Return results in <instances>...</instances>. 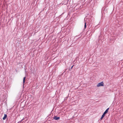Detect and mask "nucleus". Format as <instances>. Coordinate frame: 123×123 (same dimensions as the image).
I'll list each match as a JSON object with an SVG mask.
<instances>
[{"instance_id": "8", "label": "nucleus", "mask_w": 123, "mask_h": 123, "mask_svg": "<svg viewBox=\"0 0 123 123\" xmlns=\"http://www.w3.org/2000/svg\"><path fill=\"white\" fill-rule=\"evenodd\" d=\"M74 66V65H73L71 67V68H73V67Z\"/></svg>"}, {"instance_id": "3", "label": "nucleus", "mask_w": 123, "mask_h": 123, "mask_svg": "<svg viewBox=\"0 0 123 123\" xmlns=\"http://www.w3.org/2000/svg\"><path fill=\"white\" fill-rule=\"evenodd\" d=\"M109 109V108H107L105 111L104 112L103 114H106L107 113H108V110Z\"/></svg>"}, {"instance_id": "6", "label": "nucleus", "mask_w": 123, "mask_h": 123, "mask_svg": "<svg viewBox=\"0 0 123 123\" xmlns=\"http://www.w3.org/2000/svg\"><path fill=\"white\" fill-rule=\"evenodd\" d=\"M25 78H26V77H25L24 78H23V83L24 84L25 82Z\"/></svg>"}, {"instance_id": "4", "label": "nucleus", "mask_w": 123, "mask_h": 123, "mask_svg": "<svg viewBox=\"0 0 123 123\" xmlns=\"http://www.w3.org/2000/svg\"><path fill=\"white\" fill-rule=\"evenodd\" d=\"M7 117V115L5 114L4 115V117H3V119L4 120H5L6 119Z\"/></svg>"}, {"instance_id": "1", "label": "nucleus", "mask_w": 123, "mask_h": 123, "mask_svg": "<svg viewBox=\"0 0 123 123\" xmlns=\"http://www.w3.org/2000/svg\"><path fill=\"white\" fill-rule=\"evenodd\" d=\"M104 83L103 82H102L98 84L97 86L98 87L103 86H104Z\"/></svg>"}, {"instance_id": "7", "label": "nucleus", "mask_w": 123, "mask_h": 123, "mask_svg": "<svg viewBox=\"0 0 123 123\" xmlns=\"http://www.w3.org/2000/svg\"><path fill=\"white\" fill-rule=\"evenodd\" d=\"M84 27L85 29L86 27V22L85 23Z\"/></svg>"}, {"instance_id": "2", "label": "nucleus", "mask_w": 123, "mask_h": 123, "mask_svg": "<svg viewBox=\"0 0 123 123\" xmlns=\"http://www.w3.org/2000/svg\"><path fill=\"white\" fill-rule=\"evenodd\" d=\"M53 119L55 120H58L60 119V117L55 116L53 117Z\"/></svg>"}, {"instance_id": "5", "label": "nucleus", "mask_w": 123, "mask_h": 123, "mask_svg": "<svg viewBox=\"0 0 123 123\" xmlns=\"http://www.w3.org/2000/svg\"><path fill=\"white\" fill-rule=\"evenodd\" d=\"M105 115V114H103L102 115V116L101 117V118H100L101 120H102L103 119V118L104 117Z\"/></svg>"}]
</instances>
